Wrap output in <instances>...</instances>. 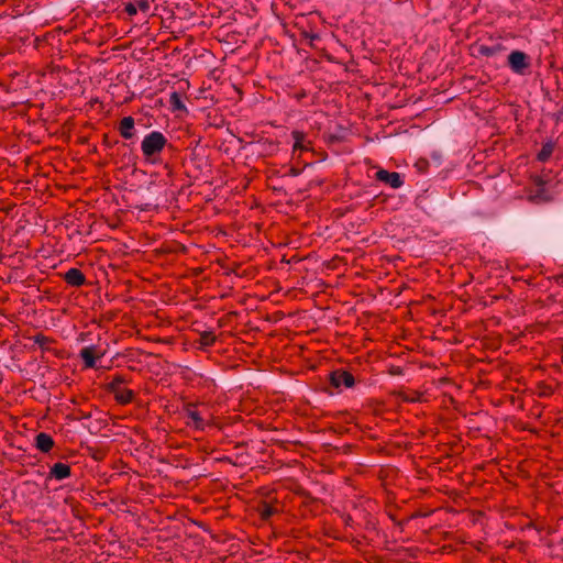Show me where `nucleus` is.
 <instances>
[{
	"instance_id": "5",
	"label": "nucleus",
	"mask_w": 563,
	"mask_h": 563,
	"mask_svg": "<svg viewBox=\"0 0 563 563\" xmlns=\"http://www.w3.org/2000/svg\"><path fill=\"white\" fill-rule=\"evenodd\" d=\"M505 51V46L501 43H495L487 45L484 43H477L473 46V54L475 56L493 57Z\"/></svg>"
},
{
	"instance_id": "10",
	"label": "nucleus",
	"mask_w": 563,
	"mask_h": 563,
	"mask_svg": "<svg viewBox=\"0 0 563 563\" xmlns=\"http://www.w3.org/2000/svg\"><path fill=\"white\" fill-rule=\"evenodd\" d=\"M119 132L123 139H132L134 136V119L132 117H124L120 121Z\"/></svg>"
},
{
	"instance_id": "18",
	"label": "nucleus",
	"mask_w": 563,
	"mask_h": 563,
	"mask_svg": "<svg viewBox=\"0 0 563 563\" xmlns=\"http://www.w3.org/2000/svg\"><path fill=\"white\" fill-rule=\"evenodd\" d=\"M199 342L202 346H211L216 342V335L211 331H205L200 334Z\"/></svg>"
},
{
	"instance_id": "4",
	"label": "nucleus",
	"mask_w": 563,
	"mask_h": 563,
	"mask_svg": "<svg viewBox=\"0 0 563 563\" xmlns=\"http://www.w3.org/2000/svg\"><path fill=\"white\" fill-rule=\"evenodd\" d=\"M508 64L510 68L517 73L522 74L529 67L527 55L521 51H514L508 56Z\"/></svg>"
},
{
	"instance_id": "21",
	"label": "nucleus",
	"mask_w": 563,
	"mask_h": 563,
	"mask_svg": "<svg viewBox=\"0 0 563 563\" xmlns=\"http://www.w3.org/2000/svg\"><path fill=\"white\" fill-rule=\"evenodd\" d=\"M125 12L129 14V15H134L136 14L139 11L134 4V2H129L126 3L125 5Z\"/></svg>"
},
{
	"instance_id": "1",
	"label": "nucleus",
	"mask_w": 563,
	"mask_h": 563,
	"mask_svg": "<svg viewBox=\"0 0 563 563\" xmlns=\"http://www.w3.org/2000/svg\"><path fill=\"white\" fill-rule=\"evenodd\" d=\"M184 416L187 418L186 424L196 430L203 431L212 424L213 416L206 406L199 407L196 404H188L184 407Z\"/></svg>"
},
{
	"instance_id": "12",
	"label": "nucleus",
	"mask_w": 563,
	"mask_h": 563,
	"mask_svg": "<svg viewBox=\"0 0 563 563\" xmlns=\"http://www.w3.org/2000/svg\"><path fill=\"white\" fill-rule=\"evenodd\" d=\"M35 445L40 451L46 453L54 446V440L49 434L41 432L35 438Z\"/></svg>"
},
{
	"instance_id": "15",
	"label": "nucleus",
	"mask_w": 563,
	"mask_h": 563,
	"mask_svg": "<svg viewBox=\"0 0 563 563\" xmlns=\"http://www.w3.org/2000/svg\"><path fill=\"white\" fill-rule=\"evenodd\" d=\"M169 104L173 108V110H178V111L186 110V107L181 100V96L177 91H173L169 95Z\"/></svg>"
},
{
	"instance_id": "11",
	"label": "nucleus",
	"mask_w": 563,
	"mask_h": 563,
	"mask_svg": "<svg viewBox=\"0 0 563 563\" xmlns=\"http://www.w3.org/2000/svg\"><path fill=\"white\" fill-rule=\"evenodd\" d=\"M110 393L113 394L114 399L121 405L130 404L134 397L133 390L126 388L125 386L114 388Z\"/></svg>"
},
{
	"instance_id": "3",
	"label": "nucleus",
	"mask_w": 563,
	"mask_h": 563,
	"mask_svg": "<svg viewBox=\"0 0 563 563\" xmlns=\"http://www.w3.org/2000/svg\"><path fill=\"white\" fill-rule=\"evenodd\" d=\"M330 382L336 388H340L342 386L350 388L355 383L353 375L344 369L333 371L330 374Z\"/></svg>"
},
{
	"instance_id": "16",
	"label": "nucleus",
	"mask_w": 563,
	"mask_h": 563,
	"mask_svg": "<svg viewBox=\"0 0 563 563\" xmlns=\"http://www.w3.org/2000/svg\"><path fill=\"white\" fill-rule=\"evenodd\" d=\"M128 379L123 375H115L113 378L108 383V390L111 391L114 388L123 387L124 384H126Z\"/></svg>"
},
{
	"instance_id": "13",
	"label": "nucleus",
	"mask_w": 563,
	"mask_h": 563,
	"mask_svg": "<svg viewBox=\"0 0 563 563\" xmlns=\"http://www.w3.org/2000/svg\"><path fill=\"white\" fill-rule=\"evenodd\" d=\"M291 136L295 141L294 143V152L300 150H308V146L305 144L306 134L301 131L295 130L291 132Z\"/></svg>"
},
{
	"instance_id": "7",
	"label": "nucleus",
	"mask_w": 563,
	"mask_h": 563,
	"mask_svg": "<svg viewBox=\"0 0 563 563\" xmlns=\"http://www.w3.org/2000/svg\"><path fill=\"white\" fill-rule=\"evenodd\" d=\"M103 353L96 346L89 345L80 351V357L84 361V364L87 368H92L96 366V360L101 357Z\"/></svg>"
},
{
	"instance_id": "2",
	"label": "nucleus",
	"mask_w": 563,
	"mask_h": 563,
	"mask_svg": "<svg viewBox=\"0 0 563 563\" xmlns=\"http://www.w3.org/2000/svg\"><path fill=\"white\" fill-rule=\"evenodd\" d=\"M167 144V139L164 136L162 132L153 131L150 134L145 135L141 143V150L144 157L147 161L155 162L153 158L155 155L159 154Z\"/></svg>"
},
{
	"instance_id": "19",
	"label": "nucleus",
	"mask_w": 563,
	"mask_h": 563,
	"mask_svg": "<svg viewBox=\"0 0 563 563\" xmlns=\"http://www.w3.org/2000/svg\"><path fill=\"white\" fill-rule=\"evenodd\" d=\"M137 11L147 13L151 9V0H134L133 1Z\"/></svg>"
},
{
	"instance_id": "9",
	"label": "nucleus",
	"mask_w": 563,
	"mask_h": 563,
	"mask_svg": "<svg viewBox=\"0 0 563 563\" xmlns=\"http://www.w3.org/2000/svg\"><path fill=\"white\" fill-rule=\"evenodd\" d=\"M70 476V466L66 463H55L49 471V477L57 481L65 479Z\"/></svg>"
},
{
	"instance_id": "6",
	"label": "nucleus",
	"mask_w": 563,
	"mask_h": 563,
	"mask_svg": "<svg viewBox=\"0 0 563 563\" xmlns=\"http://www.w3.org/2000/svg\"><path fill=\"white\" fill-rule=\"evenodd\" d=\"M376 179L389 185L394 189L401 187L404 184L399 173L388 172L386 169H379L376 173Z\"/></svg>"
},
{
	"instance_id": "20",
	"label": "nucleus",
	"mask_w": 563,
	"mask_h": 563,
	"mask_svg": "<svg viewBox=\"0 0 563 563\" xmlns=\"http://www.w3.org/2000/svg\"><path fill=\"white\" fill-rule=\"evenodd\" d=\"M34 342L43 347V346L47 345L51 342V340L47 336H44V335H36L34 338Z\"/></svg>"
},
{
	"instance_id": "17",
	"label": "nucleus",
	"mask_w": 563,
	"mask_h": 563,
	"mask_svg": "<svg viewBox=\"0 0 563 563\" xmlns=\"http://www.w3.org/2000/svg\"><path fill=\"white\" fill-rule=\"evenodd\" d=\"M260 515L263 519H269L277 510L272 505L263 503L258 508Z\"/></svg>"
},
{
	"instance_id": "14",
	"label": "nucleus",
	"mask_w": 563,
	"mask_h": 563,
	"mask_svg": "<svg viewBox=\"0 0 563 563\" xmlns=\"http://www.w3.org/2000/svg\"><path fill=\"white\" fill-rule=\"evenodd\" d=\"M554 151V144L552 142H547L542 145V148L537 155L538 161L540 162H547Z\"/></svg>"
},
{
	"instance_id": "8",
	"label": "nucleus",
	"mask_w": 563,
	"mask_h": 563,
	"mask_svg": "<svg viewBox=\"0 0 563 563\" xmlns=\"http://www.w3.org/2000/svg\"><path fill=\"white\" fill-rule=\"evenodd\" d=\"M64 280L70 286L79 287L85 284L86 277L80 269L70 268L65 273Z\"/></svg>"
}]
</instances>
